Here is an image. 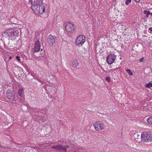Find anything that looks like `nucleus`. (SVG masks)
Wrapping results in <instances>:
<instances>
[{
	"label": "nucleus",
	"mask_w": 152,
	"mask_h": 152,
	"mask_svg": "<svg viewBox=\"0 0 152 152\" xmlns=\"http://www.w3.org/2000/svg\"><path fill=\"white\" fill-rule=\"evenodd\" d=\"M9 21L10 24H16V23L17 22L18 19L14 16H13L9 18L8 19Z\"/></svg>",
	"instance_id": "nucleus-12"
},
{
	"label": "nucleus",
	"mask_w": 152,
	"mask_h": 152,
	"mask_svg": "<svg viewBox=\"0 0 152 152\" xmlns=\"http://www.w3.org/2000/svg\"><path fill=\"white\" fill-rule=\"evenodd\" d=\"M6 96L7 98L10 100H13L15 97L14 92L12 90L8 89L6 91Z\"/></svg>",
	"instance_id": "nucleus-10"
},
{
	"label": "nucleus",
	"mask_w": 152,
	"mask_h": 152,
	"mask_svg": "<svg viewBox=\"0 0 152 152\" xmlns=\"http://www.w3.org/2000/svg\"><path fill=\"white\" fill-rule=\"evenodd\" d=\"M52 148L53 149H55L56 151H59L66 152L67 151V149L65 148L64 145H53L52 146Z\"/></svg>",
	"instance_id": "nucleus-6"
},
{
	"label": "nucleus",
	"mask_w": 152,
	"mask_h": 152,
	"mask_svg": "<svg viewBox=\"0 0 152 152\" xmlns=\"http://www.w3.org/2000/svg\"><path fill=\"white\" fill-rule=\"evenodd\" d=\"M65 26L66 30L68 32H72L76 28L74 24L69 22L66 23Z\"/></svg>",
	"instance_id": "nucleus-7"
},
{
	"label": "nucleus",
	"mask_w": 152,
	"mask_h": 152,
	"mask_svg": "<svg viewBox=\"0 0 152 152\" xmlns=\"http://www.w3.org/2000/svg\"><path fill=\"white\" fill-rule=\"evenodd\" d=\"M151 12H150L149 11H148V15L151 14Z\"/></svg>",
	"instance_id": "nucleus-26"
},
{
	"label": "nucleus",
	"mask_w": 152,
	"mask_h": 152,
	"mask_svg": "<svg viewBox=\"0 0 152 152\" xmlns=\"http://www.w3.org/2000/svg\"><path fill=\"white\" fill-rule=\"evenodd\" d=\"M31 75V77H33V76H32V75Z\"/></svg>",
	"instance_id": "nucleus-30"
},
{
	"label": "nucleus",
	"mask_w": 152,
	"mask_h": 152,
	"mask_svg": "<svg viewBox=\"0 0 152 152\" xmlns=\"http://www.w3.org/2000/svg\"><path fill=\"white\" fill-rule=\"evenodd\" d=\"M9 58V59H12V57L11 56H10Z\"/></svg>",
	"instance_id": "nucleus-28"
},
{
	"label": "nucleus",
	"mask_w": 152,
	"mask_h": 152,
	"mask_svg": "<svg viewBox=\"0 0 152 152\" xmlns=\"http://www.w3.org/2000/svg\"><path fill=\"white\" fill-rule=\"evenodd\" d=\"M116 58V56L114 54H110L107 58V62L108 64H111L114 62Z\"/></svg>",
	"instance_id": "nucleus-8"
},
{
	"label": "nucleus",
	"mask_w": 152,
	"mask_h": 152,
	"mask_svg": "<svg viewBox=\"0 0 152 152\" xmlns=\"http://www.w3.org/2000/svg\"><path fill=\"white\" fill-rule=\"evenodd\" d=\"M143 59H144V58H142L140 60V62H142L143 61Z\"/></svg>",
	"instance_id": "nucleus-23"
},
{
	"label": "nucleus",
	"mask_w": 152,
	"mask_h": 152,
	"mask_svg": "<svg viewBox=\"0 0 152 152\" xmlns=\"http://www.w3.org/2000/svg\"><path fill=\"white\" fill-rule=\"evenodd\" d=\"M40 42L39 40L36 41L34 48V53L39 52L40 49Z\"/></svg>",
	"instance_id": "nucleus-11"
},
{
	"label": "nucleus",
	"mask_w": 152,
	"mask_h": 152,
	"mask_svg": "<svg viewBox=\"0 0 152 152\" xmlns=\"http://www.w3.org/2000/svg\"><path fill=\"white\" fill-rule=\"evenodd\" d=\"M64 146L65 147V148H69V146L68 145H64Z\"/></svg>",
	"instance_id": "nucleus-25"
},
{
	"label": "nucleus",
	"mask_w": 152,
	"mask_h": 152,
	"mask_svg": "<svg viewBox=\"0 0 152 152\" xmlns=\"http://www.w3.org/2000/svg\"><path fill=\"white\" fill-rule=\"evenodd\" d=\"M146 17H148L149 15L148 14H146Z\"/></svg>",
	"instance_id": "nucleus-27"
},
{
	"label": "nucleus",
	"mask_w": 152,
	"mask_h": 152,
	"mask_svg": "<svg viewBox=\"0 0 152 152\" xmlns=\"http://www.w3.org/2000/svg\"><path fill=\"white\" fill-rule=\"evenodd\" d=\"M145 87L146 88H150L151 87H152V81L149 82L148 83L145 85Z\"/></svg>",
	"instance_id": "nucleus-14"
},
{
	"label": "nucleus",
	"mask_w": 152,
	"mask_h": 152,
	"mask_svg": "<svg viewBox=\"0 0 152 152\" xmlns=\"http://www.w3.org/2000/svg\"><path fill=\"white\" fill-rule=\"evenodd\" d=\"M106 80L108 82L110 81V78L109 77H106Z\"/></svg>",
	"instance_id": "nucleus-19"
},
{
	"label": "nucleus",
	"mask_w": 152,
	"mask_h": 152,
	"mask_svg": "<svg viewBox=\"0 0 152 152\" xmlns=\"http://www.w3.org/2000/svg\"><path fill=\"white\" fill-rule=\"evenodd\" d=\"M78 62L76 60H74L72 62V66L74 68L76 67L78 65Z\"/></svg>",
	"instance_id": "nucleus-13"
},
{
	"label": "nucleus",
	"mask_w": 152,
	"mask_h": 152,
	"mask_svg": "<svg viewBox=\"0 0 152 152\" xmlns=\"http://www.w3.org/2000/svg\"><path fill=\"white\" fill-rule=\"evenodd\" d=\"M43 0H29V3L32 5L31 8L34 13L41 15L48 8L47 4L43 3Z\"/></svg>",
	"instance_id": "nucleus-2"
},
{
	"label": "nucleus",
	"mask_w": 152,
	"mask_h": 152,
	"mask_svg": "<svg viewBox=\"0 0 152 152\" xmlns=\"http://www.w3.org/2000/svg\"><path fill=\"white\" fill-rule=\"evenodd\" d=\"M22 91H23V90L22 89H20V90H19L18 91V95L22 97Z\"/></svg>",
	"instance_id": "nucleus-17"
},
{
	"label": "nucleus",
	"mask_w": 152,
	"mask_h": 152,
	"mask_svg": "<svg viewBox=\"0 0 152 152\" xmlns=\"http://www.w3.org/2000/svg\"><path fill=\"white\" fill-rule=\"evenodd\" d=\"M16 58L18 61H20V56H16Z\"/></svg>",
	"instance_id": "nucleus-20"
},
{
	"label": "nucleus",
	"mask_w": 152,
	"mask_h": 152,
	"mask_svg": "<svg viewBox=\"0 0 152 152\" xmlns=\"http://www.w3.org/2000/svg\"><path fill=\"white\" fill-rule=\"evenodd\" d=\"M20 31L19 28H15L8 30L7 32H3L2 34V40L4 42V45L7 48L10 46V39L13 40L16 38L19 34Z\"/></svg>",
	"instance_id": "nucleus-1"
},
{
	"label": "nucleus",
	"mask_w": 152,
	"mask_h": 152,
	"mask_svg": "<svg viewBox=\"0 0 152 152\" xmlns=\"http://www.w3.org/2000/svg\"><path fill=\"white\" fill-rule=\"evenodd\" d=\"M86 38L84 35H80L76 39L75 42L79 47L82 46L85 42Z\"/></svg>",
	"instance_id": "nucleus-5"
},
{
	"label": "nucleus",
	"mask_w": 152,
	"mask_h": 152,
	"mask_svg": "<svg viewBox=\"0 0 152 152\" xmlns=\"http://www.w3.org/2000/svg\"><path fill=\"white\" fill-rule=\"evenodd\" d=\"M141 141L143 142H152V135L151 132H145L141 136Z\"/></svg>",
	"instance_id": "nucleus-3"
},
{
	"label": "nucleus",
	"mask_w": 152,
	"mask_h": 152,
	"mask_svg": "<svg viewBox=\"0 0 152 152\" xmlns=\"http://www.w3.org/2000/svg\"><path fill=\"white\" fill-rule=\"evenodd\" d=\"M151 15L152 16V12L151 13Z\"/></svg>",
	"instance_id": "nucleus-31"
},
{
	"label": "nucleus",
	"mask_w": 152,
	"mask_h": 152,
	"mask_svg": "<svg viewBox=\"0 0 152 152\" xmlns=\"http://www.w3.org/2000/svg\"><path fill=\"white\" fill-rule=\"evenodd\" d=\"M13 102H14V100H13ZM11 103L12 104H14V102H12Z\"/></svg>",
	"instance_id": "nucleus-29"
},
{
	"label": "nucleus",
	"mask_w": 152,
	"mask_h": 152,
	"mask_svg": "<svg viewBox=\"0 0 152 152\" xmlns=\"http://www.w3.org/2000/svg\"><path fill=\"white\" fill-rule=\"evenodd\" d=\"M48 42L49 45L53 47L57 43V38L55 36L50 35L48 37Z\"/></svg>",
	"instance_id": "nucleus-4"
},
{
	"label": "nucleus",
	"mask_w": 152,
	"mask_h": 152,
	"mask_svg": "<svg viewBox=\"0 0 152 152\" xmlns=\"http://www.w3.org/2000/svg\"><path fill=\"white\" fill-rule=\"evenodd\" d=\"M149 30L152 32V27H150L149 28Z\"/></svg>",
	"instance_id": "nucleus-22"
},
{
	"label": "nucleus",
	"mask_w": 152,
	"mask_h": 152,
	"mask_svg": "<svg viewBox=\"0 0 152 152\" xmlns=\"http://www.w3.org/2000/svg\"><path fill=\"white\" fill-rule=\"evenodd\" d=\"M125 4L126 5H128L129 3H131V0H126Z\"/></svg>",
	"instance_id": "nucleus-18"
},
{
	"label": "nucleus",
	"mask_w": 152,
	"mask_h": 152,
	"mask_svg": "<svg viewBox=\"0 0 152 152\" xmlns=\"http://www.w3.org/2000/svg\"><path fill=\"white\" fill-rule=\"evenodd\" d=\"M144 13L145 14H148V11L146 10H145L144 12Z\"/></svg>",
	"instance_id": "nucleus-21"
},
{
	"label": "nucleus",
	"mask_w": 152,
	"mask_h": 152,
	"mask_svg": "<svg viewBox=\"0 0 152 152\" xmlns=\"http://www.w3.org/2000/svg\"><path fill=\"white\" fill-rule=\"evenodd\" d=\"M135 2L137 3H139L140 1V0H134Z\"/></svg>",
	"instance_id": "nucleus-24"
},
{
	"label": "nucleus",
	"mask_w": 152,
	"mask_h": 152,
	"mask_svg": "<svg viewBox=\"0 0 152 152\" xmlns=\"http://www.w3.org/2000/svg\"><path fill=\"white\" fill-rule=\"evenodd\" d=\"M147 121L149 124H152V117L149 118L147 119Z\"/></svg>",
	"instance_id": "nucleus-15"
},
{
	"label": "nucleus",
	"mask_w": 152,
	"mask_h": 152,
	"mask_svg": "<svg viewBox=\"0 0 152 152\" xmlns=\"http://www.w3.org/2000/svg\"><path fill=\"white\" fill-rule=\"evenodd\" d=\"M94 126L96 130L99 131L100 130H102L104 129V126L101 121H98L94 124Z\"/></svg>",
	"instance_id": "nucleus-9"
},
{
	"label": "nucleus",
	"mask_w": 152,
	"mask_h": 152,
	"mask_svg": "<svg viewBox=\"0 0 152 152\" xmlns=\"http://www.w3.org/2000/svg\"><path fill=\"white\" fill-rule=\"evenodd\" d=\"M126 71L127 73H128L129 75H133V73L131 72V70L129 69H127L126 70Z\"/></svg>",
	"instance_id": "nucleus-16"
}]
</instances>
